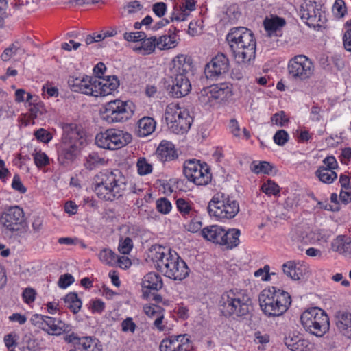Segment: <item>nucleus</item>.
I'll return each mask as SVG.
<instances>
[{"mask_svg":"<svg viewBox=\"0 0 351 351\" xmlns=\"http://www.w3.org/2000/svg\"><path fill=\"white\" fill-rule=\"evenodd\" d=\"M165 117L169 129L178 134L186 132L193 121L189 112L175 103L167 106Z\"/></svg>","mask_w":351,"mask_h":351,"instance_id":"9d476101","label":"nucleus"},{"mask_svg":"<svg viewBox=\"0 0 351 351\" xmlns=\"http://www.w3.org/2000/svg\"><path fill=\"white\" fill-rule=\"evenodd\" d=\"M300 15L304 22L310 27H321L326 21L324 13L319 5L311 1L302 4Z\"/></svg>","mask_w":351,"mask_h":351,"instance_id":"dca6fc26","label":"nucleus"},{"mask_svg":"<svg viewBox=\"0 0 351 351\" xmlns=\"http://www.w3.org/2000/svg\"><path fill=\"white\" fill-rule=\"evenodd\" d=\"M339 199L344 204L351 202V187L341 189L339 194Z\"/></svg>","mask_w":351,"mask_h":351,"instance_id":"774afa93","label":"nucleus"},{"mask_svg":"<svg viewBox=\"0 0 351 351\" xmlns=\"http://www.w3.org/2000/svg\"><path fill=\"white\" fill-rule=\"evenodd\" d=\"M95 84L94 97H99L111 94L118 88L119 83L115 76H107L100 79L95 77Z\"/></svg>","mask_w":351,"mask_h":351,"instance_id":"393cba45","label":"nucleus"},{"mask_svg":"<svg viewBox=\"0 0 351 351\" xmlns=\"http://www.w3.org/2000/svg\"><path fill=\"white\" fill-rule=\"evenodd\" d=\"M106 163L104 158L101 157L97 153L93 152L86 158L84 166L86 169L92 170L105 165Z\"/></svg>","mask_w":351,"mask_h":351,"instance_id":"e433bc0d","label":"nucleus"},{"mask_svg":"<svg viewBox=\"0 0 351 351\" xmlns=\"http://www.w3.org/2000/svg\"><path fill=\"white\" fill-rule=\"evenodd\" d=\"M140 41L141 43H137L133 49L141 55H149L157 48L156 36H151L147 38L145 37L143 40Z\"/></svg>","mask_w":351,"mask_h":351,"instance_id":"473e14b6","label":"nucleus"},{"mask_svg":"<svg viewBox=\"0 0 351 351\" xmlns=\"http://www.w3.org/2000/svg\"><path fill=\"white\" fill-rule=\"evenodd\" d=\"M62 149L61 156L73 160L86 143L83 130L75 124H66L63 127Z\"/></svg>","mask_w":351,"mask_h":351,"instance_id":"6e6552de","label":"nucleus"},{"mask_svg":"<svg viewBox=\"0 0 351 351\" xmlns=\"http://www.w3.org/2000/svg\"><path fill=\"white\" fill-rule=\"evenodd\" d=\"M156 205L157 210L164 215L169 213L172 209L171 202L166 197H162L157 199Z\"/></svg>","mask_w":351,"mask_h":351,"instance_id":"09e8293b","label":"nucleus"},{"mask_svg":"<svg viewBox=\"0 0 351 351\" xmlns=\"http://www.w3.org/2000/svg\"><path fill=\"white\" fill-rule=\"evenodd\" d=\"M261 191L267 195L276 196L280 193V187L274 181L268 180L262 184Z\"/></svg>","mask_w":351,"mask_h":351,"instance_id":"a18cd8bd","label":"nucleus"},{"mask_svg":"<svg viewBox=\"0 0 351 351\" xmlns=\"http://www.w3.org/2000/svg\"><path fill=\"white\" fill-rule=\"evenodd\" d=\"M300 322L306 332L317 337H322L330 329L328 315L320 308L305 310L300 315Z\"/></svg>","mask_w":351,"mask_h":351,"instance_id":"0eeeda50","label":"nucleus"},{"mask_svg":"<svg viewBox=\"0 0 351 351\" xmlns=\"http://www.w3.org/2000/svg\"><path fill=\"white\" fill-rule=\"evenodd\" d=\"M254 276L261 278L263 281H269L270 280L269 266L265 265L263 268H261L255 271Z\"/></svg>","mask_w":351,"mask_h":351,"instance_id":"0e129e2a","label":"nucleus"},{"mask_svg":"<svg viewBox=\"0 0 351 351\" xmlns=\"http://www.w3.org/2000/svg\"><path fill=\"white\" fill-rule=\"evenodd\" d=\"M0 222L12 233L21 231L26 226L24 211L18 206H10L2 213Z\"/></svg>","mask_w":351,"mask_h":351,"instance_id":"2eb2a0df","label":"nucleus"},{"mask_svg":"<svg viewBox=\"0 0 351 351\" xmlns=\"http://www.w3.org/2000/svg\"><path fill=\"white\" fill-rule=\"evenodd\" d=\"M184 174L187 180L196 185H207L212 178L210 168L206 162L193 159L184 165Z\"/></svg>","mask_w":351,"mask_h":351,"instance_id":"4468645a","label":"nucleus"},{"mask_svg":"<svg viewBox=\"0 0 351 351\" xmlns=\"http://www.w3.org/2000/svg\"><path fill=\"white\" fill-rule=\"evenodd\" d=\"M133 248V241L130 237L121 238L119 240L118 250L121 254H128Z\"/></svg>","mask_w":351,"mask_h":351,"instance_id":"8fccbe9b","label":"nucleus"},{"mask_svg":"<svg viewBox=\"0 0 351 351\" xmlns=\"http://www.w3.org/2000/svg\"><path fill=\"white\" fill-rule=\"evenodd\" d=\"M64 341L71 343L74 348L70 351H102V345L96 338L90 336L79 337L71 332L64 336Z\"/></svg>","mask_w":351,"mask_h":351,"instance_id":"f3484780","label":"nucleus"},{"mask_svg":"<svg viewBox=\"0 0 351 351\" xmlns=\"http://www.w3.org/2000/svg\"><path fill=\"white\" fill-rule=\"evenodd\" d=\"M40 321L42 328L49 334L59 335L63 332H69L71 326L64 322L48 316H36Z\"/></svg>","mask_w":351,"mask_h":351,"instance_id":"4be33fe9","label":"nucleus"},{"mask_svg":"<svg viewBox=\"0 0 351 351\" xmlns=\"http://www.w3.org/2000/svg\"><path fill=\"white\" fill-rule=\"evenodd\" d=\"M145 36V34L143 32H125L123 34V38L125 40L129 42H138Z\"/></svg>","mask_w":351,"mask_h":351,"instance_id":"5fc2aeb1","label":"nucleus"},{"mask_svg":"<svg viewBox=\"0 0 351 351\" xmlns=\"http://www.w3.org/2000/svg\"><path fill=\"white\" fill-rule=\"evenodd\" d=\"M229 68V60L223 53L215 56L205 67L204 73L208 79L216 80L226 73Z\"/></svg>","mask_w":351,"mask_h":351,"instance_id":"aec40b11","label":"nucleus"},{"mask_svg":"<svg viewBox=\"0 0 351 351\" xmlns=\"http://www.w3.org/2000/svg\"><path fill=\"white\" fill-rule=\"evenodd\" d=\"M250 169L256 174H269L271 171V165L265 161H254L250 165Z\"/></svg>","mask_w":351,"mask_h":351,"instance_id":"37998d69","label":"nucleus"},{"mask_svg":"<svg viewBox=\"0 0 351 351\" xmlns=\"http://www.w3.org/2000/svg\"><path fill=\"white\" fill-rule=\"evenodd\" d=\"M315 174L320 182L327 184L332 183L337 178V174L335 171L327 170L324 167H318Z\"/></svg>","mask_w":351,"mask_h":351,"instance_id":"4c0bfd02","label":"nucleus"},{"mask_svg":"<svg viewBox=\"0 0 351 351\" xmlns=\"http://www.w3.org/2000/svg\"><path fill=\"white\" fill-rule=\"evenodd\" d=\"M163 283L160 275L155 272H149L147 274L142 282V287L143 289H149L158 291L162 287ZM144 297H147V293L145 290H143Z\"/></svg>","mask_w":351,"mask_h":351,"instance_id":"c85d7f7f","label":"nucleus"},{"mask_svg":"<svg viewBox=\"0 0 351 351\" xmlns=\"http://www.w3.org/2000/svg\"><path fill=\"white\" fill-rule=\"evenodd\" d=\"M284 274L293 280H301L308 274V267L300 261H289L282 265Z\"/></svg>","mask_w":351,"mask_h":351,"instance_id":"5701e85b","label":"nucleus"},{"mask_svg":"<svg viewBox=\"0 0 351 351\" xmlns=\"http://www.w3.org/2000/svg\"><path fill=\"white\" fill-rule=\"evenodd\" d=\"M251 305V299L245 290L232 289L221 295L219 307L226 317H239L247 315Z\"/></svg>","mask_w":351,"mask_h":351,"instance_id":"39448f33","label":"nucleus"},{"mask_svg":"<svg viewBox=\"0 0 351 351\" xmlns=\"http://www.w3.org/2000/svg\"><path fill=\"white\" fill-rule=\"evenodd\" d=\"M74 282V278L71 274H66L62 275L58 280V286L60 288L66 289Z\"/></svg>","mask_w":351,"mask_h":351,"instance_id":"680f3d73","label":"nucleus"},{"mask_svg":"<svg viewBox=\"0 0 351 351\" xmlns=\"http://www.w3.org/2000/svg\"><path fill=\"white\" fill-rule=\"evenodd\" d=\"M34 135L38 141L45 143L49 142L52 138L51 134L43 128L36 130Z\"/></svg>","mask_w":351,"mask_h":351,"instance_id":"052dcab7","label":"nucleus"},{"mask_svg":"<svg viewBox=\"0 0 351 351\" xmlns=\"http://www.w3.org/2000/svg\"><path fill=\"white\" fill-rule=\"evenodd\" d=\"M228 128L232 134L235 137L245 138V139H248L250 137V134L246 128H243L241 129L239 122L234 119L230 121Z\"/></svg>","mask_w":351,"mask_h":351,"instance_id":"ea45409f","label":"nucleus"},{"mask_svg":"<svg viewBox=\"0 0 351 351\" xmlns=\"http://www.w3.org/2000/svg\"><path fill=\"white\" fill-rule=\"evenodd\" d=\"M272 123L278 125L284 126L288 122V118L283 111L276 113L271 117Z\"/></svg>","mask_w":351,"mask_h":351,"instance_id":"4d7b16f0","label":"nucleus"},{"mask_svg":"<svg viewBox=\"0 0 351 351\" xmlns=\"http://www.w3.org/2000/svg\"><path fill=\"white\" fill-rule=\"evenodd\" d=\"M152 10L155 14L161 18L167 12V5L164 2H158L153 5Z\"/></svg>","mask_w":351,"mask_h":351,"instance_id":"e2e57ef3","label":"nucleus"},{"mask_svg":"<svg viewBox=\"0 0 351 351\" xmlns=\"http://www.w3.org/2000/svg\"><path fill=\"white\" fill-rule=\"evenodd\" d=\"M201 235L213 243L224 246L227 249H232L240 243L241 232L237 228L226 230L219 225H210L202 229Z\"/></svg>","mask_w":351,"mask_h":351,"instance_id":"1a4fd4ad","label":"nucleus"},{"mask_svg":"<svg viewBox=\"0 0 351 351\" xmlns=\"http://www.w3.org/2000/svg\"><path fill=\"white\" fill-rule=\"evenodd\" d=\"M319 167H324V169H326L327 170L334 171L338 167V163L334 156H330L326 157L323 160L322 165L319 166Z\"/></svg>","mask_w":351,"mask_h":351,"instance_id":"864d4df0","label":"nucleus"},{"mask_svg":"<svg viewBox=\"0 0 351 351\" xmlns=\"http://www.w3.org/2000/svg\"><path fill=\"white\" fill-rule=\"evenodd\" d=\"M24 53V50L21 49L18 43H14L6 48L1 54V59L3 61H8L11 58L16 55H21Z\"/></svg>","mask_w":351,"mask_h":351,"instance_id":"79ce46f5","label":"nucleus"},{"mask_svg":"<svg viewBox=\"0 0 351 351\" xmlns=\"http://www.w3.org/2000/svg\"><path fill=\"white\" fill-rule=\"evenodd\" d=\"M193 342L187 334L172 335L162 340L160 351H192Z\"/></svg>","mask_w":351,"mask_h":351,"instance_id":"6ab92c4d","label":"nucleus"},{"mask_svg":"<svg viewBox=\"0 0 351 351\" xmlns=\"http://www.w3.org/2000/svg\"><path fill=\"white\" fill-rule=\"evenodd\" d=\"M90 306L93 313H101L105 309V303L99 299L91 301Z\"/></svg>","mask_w":351,"mask_h":351,"instance_id":"69168bd1","label":"nucleus"},{"mask_svg":"<svg viewBox=\"0 0 351 351\" xmlns=\"http://www.w3.org/2000/svg\"><path fill=\"white\" fill-rule=\"evenodd\" d=\"M229 92V88L224 85H212L201 90L199 100L206 107L215 106L225 99Z\"/></svg>","mask_w":351,"mask_h":351,"instance_id":"a211bd4d","label":"nucleus"},{"mask_svg":"<svg viewBox=\"0 0 351 351\" xmlns=\"http://www.w3.org/2000/svg\"><path fill=\"white\" fill-rule=\"evenodd\" d=\"M201 24L198 21H193L189 25L188 33L192 36H197L201 33Z\"/></svg>","mask_w":351,"mask_h":351,"instance_id":"338daca9","label":"nucleus"},{"mask_svg":"<svg viewBox=\"0 0 351 351\" xmlns=\"http://www.w3.org/2000/svg\"><path fill=\"white\" fill-rule=\"evenodd\" d=\"M117 254L110 248L101 249L97 254L99 260L104 265L113 266L117 264Z\"/></svg>","mask_w":351,"mask_h":351,"instance_id":"c9c22d12","label":"nucleus"},{"mask_svg":"<svg viewBox=\"0 0 351 351\" xmlns=\"http://www.w3.org/2000/svg\"><path fill=\"white\" fill-rule=\"evenodd\" d=\"M261 309L269 317L282 315L291 303L290 295L274 287L263 289L258 297Z\"/></svg>","mask_w":351,"mask_h":351,"instance_id":"20e7f679","label":"nucleus"},{"mask_svg":"<svg viewBox=\"0 0 351 351\" xmlns=\"http://www.w3.org/2000/svg\"><path fill=\"white\" fill-rule=\"evenodd\" d=\"M157 157L161 161H170L178 157L174 145L168 141L163 140L156 149Z\"/></svg>","mask_w":351,"mask_h":351,"instance_id":"bb28decb","label":"nucleus"},{"mask_svg":"<svg viewBox=\"0 0 351 351\" xmlns=\"http://www.w3.org/2000/svg\"><path fill=\"white\" fill-rule=\"evenodd\" d=\"M315 65L304 55H297L291 58L287 64L288 77L293 82H304L313 75Z\"/></svg>","mask_w":351,"mask_h":351,"instance_id":"9b49d317","label":"nucleus"},{"mask_svg":"<svg viewBox=\"0 0 351 351\" xmlns=\"http://www.w3.org/2000/svg\"><path fill=\"white\" fill-rule=\"evenodd\" d=\"M136 328L132 318L127 317L121 322V330L124 332L134 333Z\"/></svg>","mask_w":351,"mask_h":351,"instance_id":"13d9d810","label":"nucleus"},{"mask_svg":"<svg viewBox=\"0 0 351 351\" xmlns=\"http://www.w3.org/2000/svg\"><path fill=\"white\" fill-rule=\"evenodd\" d=\"M143 311L147 316H148L152 319H154L160 314H161L164 311V309L160 306L153 304H148L144 305Z\"/></svg>","mask_w":351,"mask_h":351,"instance_id":"49530a36","label":"nucleus"},{"mask_svg":"<svg viewBox=\"0 0 351 351\" xmlns=\"http://www.w3.org/2000/svg\"><path fill=\"white\" fill-rule=\"evenodd\" d=\"M149 257L154 267L169 278L182 280L189 275L186 263L176 252L160 245H153L149 250Z\"/></svg>","mask_w":351,"mask_h":351,"instance_id":"f257e3e1","label":"nucleus"},{"mask_svg":"<svg viewBox=\"0 0 351 351\" xmlns=\"http://www.w3.org/2000/svg\"><path fill=\"white\" fill-rule=\"evenodd\" d=\"M226 39L237 63L246 65L254 60L256 41L250 29L244 27L231 28Z\"/></svg>","mask_w":351,"mask_h":351,"instance_id":"f03ea898","label":"nucleus"},{"mask_svg":"<svg viewBox=\"0 0 351 351\" xmlns=\"http://www.w3.org/2000/svg\"><path fill=\"white\" fill-rule=\"evenodd\" d=\"M136 167L138 174L141 176L149 175L153 171L152 164L145 157H139L137 159Z\"/></svg>","mask_w":351,"mask_h":351,"instance_id":"a19ab883","label":"nucleus"},{"mask_svg":"<svg viewBox=\"0 0 351 351\" xmlns=\"http://www.w3.org/2000/svg\"><path fill=\"white\" fill-rule=\"evenodd\" d=\"M347 12L345 2L343 0H335L332 6L333 14L339 17L343 18Z\"/></svg>","mask_w":351,"mask_h":351,"instance_id":"3c124183","label":"nucleus"},{"mask_svg":"<svg viewBox=\"0 0 351 351\" xmlns=\"http://www.w3.org/2000/svg\"><path fill=\"white\" fill-rule=\"evenodd\" d=\"M176 207L180 213L184 217H192L194 215L191 202L185 199H178L176 200Z\"/></svg>","mask_w":351,"mask_h":351,"instance_id":"58836bf2","label":"nucleus"},{"mask_svg":"<svg viewBox=\"0 0 351 351\" xmlns=\"http://www.w3.org/2000/svg\"><path fill=\"white\" fill-rule=\"evenodd\" d=\"M336 326L343 336L351 339V313L346 311L337 312Z\"/></svg>","mask_w":351,"mask_h":351,"instance_id":"cd10ccee","label":"nucleus"},{"mask_svg":"<svg viewBox=\"0 0 351 351\" xmlns=\"http://www.w3.org/2000/svg\"><path fill=\"white\" fill-rule=\"evenodd\" d=\"M208 212L216 221L225 222L238 214L239 204L237 201L224 193H217L208 202Z\"/></svg>","mask_w":351,"mask_h":351,"instance_id":"423d86ee","label":"nucleus"},{"mask_svg":"<svg viewBox=\"0 0 351 351\" xmlns=\"http://www.w3.org/2000/svg\"><path fill=\"white\" fill-rule=\"evenodd\" d=\"M65 306L71 310L73 313L79 312L82 307V302L75 293H69L64 298Z\"/></svg>","mask_w":351,"mask_h":351,"instance_id":"f704fd0d","label":"nucleus"},{"mask_svg":"<svg viewBox=\"0 0 351 351\" xmlns=\"http://www.w3.org/2000/svg\"><path fill=\"white\" fill-rule=\"evenodd\" d=\"M173 76L174 79L171 90L172 95L180 98L188 95L191 89V85L188 77L182 75Z\"/></svg>","mask_w":351,"mask_h":351,"instance_id":"a878e982","label":"nucleus"},{"mask_svg":"<svg viewBox=\"0 0 351 351\" xmlns=\"http://www.w3.org/2000/svg\"><path fill=\"white\" fill-rule=\"evenodd\" d=\"M36 291L32 288H26L23 290L22 297L23 301L26 304H31L34 302L36 299Z\"/></svg>","mask_w":351,"mask_h":351,"instance_id":"bf43d9fd","label":"nucleus"},{"mask_svg":"<svg viewBox=\"0 0 351 351\" xmlns=\"http://www.w3.org/2000/svg\"><path fill=\"white\" fill-rule=\"evenodd\" d=\"M285 344L291 351H302L309 344L308 339L301 337L298 334L289 333L285 338Z\"/></svg>","mask_w":351,"mask_h":351,"instance_id":"c756f323","label":"nucleus"},{"mask_svg":"<svg viewBox=\"0 0 351 351\" xmlns=\"http://www.w3.org/2000/svg\"><path fill=\"white\" fill-rule=\"evenodd\" d=\"M156 46L159 50H169L175 48L178 44L176 33L169 31L167 34L156 37Z\"/></svg>","mask_w":351,"mask_h":351,"instance_id":"7c9ffc66","label":"nucleus"},{"mask_svg":"<svg viewBox=\"0 0 351 351\" xmlns=\"http://www.w3.org/2000/svg\"><path fill=\"white\" fill-rule=\"evenodd\" d=\"M273 138L275 143L282 146L288 141L289 134L285 130H280L276 132Z\"/></svg>","mask_w":351,"mask_h":351,"instance_id":"603ef678","label":"nucleus"},{"mask_svg":"<svg viewBox=\"0 0 351 351\" xmlns=\"http://www.w3.org/2000/svg\"><path fill=\"white\" fill-rule=\"evenodd\" d=\"M95 77L87 75L71 76L68 80L71 89L77 93L94 97Z\"/></svg>","mask_w":351,"mask_h":351,"instance_id":"412c9836","label":"nucleus"},{"mask_svg":"<svg viewBox=\"0 0 351 351\" xmlns=\"http://www.w3.org/2000/svg\"><path fill=\"white\" fill-rule=\"evenodd\" d=\"M132 104L120 99L107 102L102 108L101 117L109 123L125 121L133 115Z\"/></svg>","mask_w":351,"mask_h":351,"instance_id":"f8f14e48","label":"nucleus"},{"mask_svg":"<svg viewBox=\"0 0 351 351\" xmlns=\"http://www.w3.org/2000/svg\"><path fill=\"white\" fill-rule=\"evenodd\" d=\"M132 141L130 134L123 130L109 129L98 133L96 145L103 149L115 150L125 146Z\"/></svg>","mask_w":351,"mask_h":351,"instance_id":"ddd939ff","label":"nucleus"},{"mask_svg":"<svg viewBox=\"0 0 351 351\" xmlns=\"http://www.w3.org/2000/svg\"><path fill=\"white\" fill-rule=\"evenodd\" d=\"M156 121L153 118L144 117L138 121L136 134L140 137H145L153 133L156 128Z\"/></svg>","mask_w":351,"mask_h":351,"instance_id":"2f4dec72","label":"nucleus"},{"mask_svg":"<svg viewBox=\"0 0 351 351\" xmlns=\"http://www.w3.org/2000/svg\"><path fill=\"white\" fill-rule=\"evenodd\" d=\"M126 189V178L119 171L100 173L95 180L94 191L99 198L112 201L121 197Z\"/></svg>","mask_w":351,"mask_h":351,"instance_id":"7ed1b4c3","label":"nucleus"},{"mask_svg":"<svg viewBox=\"0 0 351 351\" xmlns=\"http://www.w3.org/2000/svg\"><path fill=\"white\" fill-rule=\"evenodd\" d=\"M190 14L187 13L180 5H176L171 14V22H182L187 20Z\"/></svg>","mask_w":351,"mask_h":351,"instance_id":"c03bdc74","label":"nucleus"},{"mask_svg":"<svg viewBox=\"0 0 351 351\" xmlns=\"http://www.w3.org/2000/svg\"><path fill=\"white\" fill-rule=\"evenodd\" d=\"M263 24L265 30L271 36L285 25V21L282 18L271 15L264 20Z\"/></svg>","mask_w":351,"mask_h":351,"instance_id":"72a5a7b5","label":"nucleus"},{"mask_svg":"<svg viewBox=\"0 0 351 351\" xmlns=\"http://www.w3.org/2000/svg\"><path fill=\"white\" fill-rule=\"evenodd\" d=\"M193 61L186 54H178L174 57L170 64V70L173 75L187 76L192 71Z\"/></svg>","mask_w":351,"mask_h":351,"instance_id":"b1692460","label":"nucleus"},{"mask_svg":"<svg viewBox=\"0 0 351 351\" xmlns=\"http://www.w3.org/2000/svg\"><path fill=\"white\" fill-rule=\"evenodd\" d=\"M154 326L159 331H165L167 328V322L165 319V311L154 319Z\"/></svg>","mask_w":351,"mask_h":351,"instance_id":"6e6d98bb","label":"nucleus"},{"mask_svg":"<svg viewBox=\"0 0 351 351\" xmlns=\"http://www.w3.org/2000/svg\"><path fill=\"white\" fill-rule=\"evenodd\" d=\"M33 158L38 168L44 167L49 164V157L45 152L41 151L35 152V153L33 154Z\"/></svg>","mask_w":351,"mask_h":351,"instance_id":"de8ad7c7","label":"nucleus"}]
</instances>
